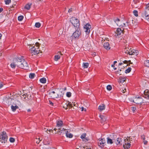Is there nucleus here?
<instances>
[{"label":"nucleus","mask_w":149,"mask_h":149,"mask_svg":"<svg viewBox=\"0 0 149 149\" xmlns=\"http://www.w3.org/2000/svg\"><path fill=\"white\" fill-rule=\"evenodd\" d=\"M3 86V85L1 84V82H0V88Z\"/></svg>","instance_id":"nucleus-55"},{"label":"nucleus","mask_w":149,"mask_h":149,"mask_svg":"<svg viewBox=\"0 0 149 149\" xmlns=\"http://www.w3.org/2000/svg\"><path fill=\"white\" fill-rule=\"evenodd\" d=\"M72 105H73L74 106H76V104H75V103H73V102H72Z\"/></svg>","instance_id":"nucleus-57"},{"label":"nucleus","mask_w":149,"mask_h":149,"mask_svg":"<svg viewBox=\"0 0 149 149\" xmlns=\"http://www.w3.org/2000/svg\"><path fill=\"white\" fill-rule=\"evenodd\" d=\"M63 122L61 121H58L57 122L56 127L57 128H59L61 126L63 125Z\"/></svg>","instance_id":"nucleus-21"},{"label":"nucleus","mask_w":149,"mask_h":149,"mask_svg":"<svg viewBox=\"0 0 149 149\" xmlns=\"http://www.w3.org/2000/svg\"><path fill=\"white\" fill-rule=\"evenodd\" d=\"M122 140L121 138H118L116 141V143L117 145L120 144L121 142L122 141Z\"/></svg>","instance_id":"nucleus-20"},{"label":"nucleus","mask_w":149,"mask_h":149,"mask_svg":"<svg viewBox=\"0 0 149 149\" xmlns=\"http://www.w3.org/2000/svg\"><path fill=\"white\" fill-rule=\"evenodd\" d=\"M3 8H0V13L3 10Z\"/></svg>","instance_id":"nucleus-53"},{"label":"nucleus","mask_w":149,"mask_h":149,"mask_svg":"<svg viewBox=\"0 0 149 149\" xmlns=\"http://www.w3.org/2000/svg\"><path fill=\"white\" fill-rule=\"evenodd\" d=\"M76 31L73 33L72 36L75 38L78 39L80 36L81 35V32L80 30V28H75Z\"/></svg>","instance_id":"nucleus-6"},{"label":"nucleus","mask_w":149,"mask_h":149,"mask_svg":"<svg viewBox=\"0 0 149 149\" xmlns=\"http://www.w3.org/2000/svg\"><path fill=\"white\" fill-rule=\"evenodd\" d=\"M131 70V68L130 67H129L128 68L126 69L125 71L126 73H128L130 72Z\"/></svg>","instance_id":"nucleus-36"},{"label":"nucleus","mask_w":149,"mask_h":149,"mask_svg":"<svg viewBox=\"0 0 149 149\" xmlns=\"http://www.w3.org/2000/svg\"><path fill=\"white\" fill-rule=\"evenodd\" d=\"M72 11V9L70 8V9H69V10H68V12L70 13V12Z\"/></svg>","instance_id":"nucleus-56"},{"label":"nucleus","mask_w":149,"mask_h":149,"mask_svg":"<svg viewBox=\"0 0 149 149\" xmlns=\"http://www.w3.org/2000/svg\"><path fill=\"white\" fill-rule=\"evenodd\" d=\"M86 133H84L81 135L80 137L82 139H83V141H88V139H87V138H86Z\"/></svg>","instance_id":"nucleus-18"},{"label":"nucleus","mask_w":149,"mask_h":149,"mask_svg":"<svg viewBox=\"0 0 149 149\" xmlns=\"http://www.w3.org/2000/svg\"><path fill=\"white\" fill-rule=\"evenodd\" d=\"M89 65V64L88 63H83V66L84 67V68H87Z\"/></svg>","instance_id":"nucleus-33"},{"label":"nucleus","mask_w":149,"mask_h":149,"mask_svg":"<svg viewBox=\"0 0 149 149\" xmlns=\"http://www.w3.org/2000/svg\"><path fill=\"white\" fill-rule=\"evenodd\" d=\"M105 108V105L104 104H102L100 105L98 107V109L100 111H101L104 110Z\"/></svg>","instance_id":"nucleus-17"},{"label":"nucleus","mask_w":149,"mask_h":149,"mask_svg":"<svg viewBox=\"0 0 149 149\" xmlns=\"http://www.w3.org/2000/svg\"><path fill=\"white\" fill-rule=\"evenodd\" d=\"M143 142H144V144L145 145H146L148 143V141H146L145 140H143Z\"/></svg>","instance_id":"nucleus-48"},{"label":"nucleus","mask_w":149,"mask_h":149,"mask_svg":"<svg viewBox=\"0 0 149 149\" xmlns=\"http://www.w3.org/2000/svg\"><path fill=\"white\" fill-rule=\"evenodd\" d=\"M119 79V81L118 82L120 83H123L126 80V79L125 78H123L122 77H120Z\"/></svg>","instance_id":"nucleus-23"},{"label":"nucleus","mask_w":149,"mask_h":149,"mask_svg":"<svg viewBox=\"0 0 149 149\" xmlns=\"http://www.w3.org/2000/svg\"><path fill=\"white\" fill-rule=\"evenodd\" d=\"M132 141V138L130 137H128L124 140V143L123 144L124 149H129L131 146V141Z\"/></svg>","instance_id":"nucleus-3"},{"label":"nucleus","mask_w":149,"mask_h":149,"mask_svg":"<svg viewBox=\"0 0 149 149\" xmlns=\"http://www.w3.org/2000/svg\"><path fill=\"white\" fill-rule=\"evenodd\" d=\"M60 58V56L59 55H56L54 56V60L57 61Z\"/></svg>","instance_id":"nucleus-30"},{"label":"nucleus","mask_w":149,"mask_h":149,"mask_svg":"<svg viewBox=\"0 0 149 149\" xmlns=\"http://www.w3.org/2000/svg\"><path fill=\"white\" fill-rule=\"evenodd\" d=\"M144 65L145 66L149 67V60H147L144 61Z\"/></svg>","instance_id":"nucleus-29"},{"label":"nucleus","mask_w":149,"mask_h":149,"mask_svg":"<svg viewBox=\"0 0 149 149\" xmlns=\"http://www.w3.org/2000/svg\"><path fill=\"white\" fill-rule=\"evenodd\" d=\"M84 108L83 107H82L81 108V110L82 111H83L84 110Z\"/></svg>","instance_id":"nucleus-61"},{"label":"nucleus","mask_w":149,"mask_h":149,"mask_svg":"<svg viewBox=\"0 0 149 149\" xmlns=\"http://www.w3.org/2000/svg\"><path fill=\"white\" fill-rule=\"evenodd\" d=\"M100 118H101V121L102 123H104L106 120V117L102 115H100Z\"/></svg>","instance_id":"nucleus-16"},{"label":"nucleus","mask_w":149,"mask_h":149,"mask_svg":"<svg viewBox=\"0 0 149 149\" xmlns=\"http://www.w3.org/2000/svg\"><path fill=\"white\" fill-rule=\"evenodd\" d=\"M36 45L33 46L32 48L30 49V51L31 52V53L34 55L38 54L39 53L42 52L39 49V45L40 44L38 42L36 43Z\"/></svg>","instance_id":"nucleus-2"},{"label":"nucleus","mask_w":149,"mask_h":149,"mask_svg":"<svg viewBox=\"0 0 149 149\" xmlns=\"http://www.w3.org/2000/svg\"><path fill=\"white\" fill-rule=\"evenodd\" d=\"M143 96L146 99H149V91H144V95Z\"/></svg>","instance_id":"nucleus-13"},{"label":"nucleus","mask_w":149,"mask_h":149,"mask_svg":"<svg viewBox=\"0 0 149 149\" xmlns=\"http://www.w3.org/2000/svg\"><path fill=\"white\" fill-rule=\"evenodd\" d=\"M113 141L111 139L109 138V137L107 138V143L108 144L110 143L112 144L113 143Z\"/></svg>","instance_id":"nucleus-27"},{"label":"nucleus","mask_w":149,"mask_h":149,"mask_svg":"<svg viewBox=\"0 0 149 149\" xmlns=\"http://www.w3.org/2000/svg\"><path fill=\"white\" fill-rule=\"evenodd\" d=\"M9 141L10 142L13 143L14 142V141H15V139L14 138H13L10 137V138Z\"/></svg>","instance_id":"nucleus-42"},{"label":"nucleus","mask_w":149,"mask_h":149,"mask_svg":"<svg viewBox=\"0 0 149 149\" xmlns=\"http://www.w3.org/2000/svg\"><path fill=\"white\" fill-rule=\"evenodd\" d=\"M49 104H51L52 106L54 105V103L51 101L49 100Z\"/></svg>","instance_id":"nucleus-50"},{"label":"nucleus","mask_w":149,"mask_h":149,"mask_svg":"<svg viewBox=\"0 0 149 149\" xmlns=\"http://www.w3.org/2000/svg\"><path fill=\"white\" fill-rule=\"evenodd\" d=\"M123 64V63H119V65H122Z\"/></svg>","instance_id":"nucleus-59"},{"label":"nucleus","mask_w":149,"mask_h":149,"mask_svg":"<svg viewBox=\"0 0 149 149\" xmlns=\"http://www.w3.org/2000/svg\"><path fill=\"white\" fill-rule=\"evenodd\" d=\"M66 107H68L72 108V104H71L70 102H68V104H66Z\"/></svg>","instance_id":"nucleus-35"},{"label":"nucleus","mask_w":149,"mask_h":149,"mask_svg":"<svg viewBox=\"0 0 149 149\" xmlns=\"http://www.w3.org/2000/svg\"><path fill=\"white\" fill-rule=\"evenodd\" d=\"M30 93V92L26 93L24 92V93L23 92V93L21 94L20 96L22 98L24 99L25 100H28L31 98V95L29 94Z\"/></svg>","instance_id":"nucleus-8"},{"label":"nucleus","mask_w":149,"mask_h":149,"mask_svg":"<svg viewBox=\"0 0 149 149\" xmlns=\"http://www.w3.org/2000/svg\"><path fill=\"white\" fill-rule=\"evenodd\" d=\"M107 89L109 91H110L112 89V87L110 85H108L107 86Z\"/></svg>","instance_id":"nucleus-40"},{"label":"nucleus","mask_w":149,"mask_h":149,"mask_svg":"<svg viewBox=\"0 0 149 149\" xmlns=\"http://www.w3.org/2000/svg\"><path fill=\"white\" fill-rule=\"evenodd\" d=\"M14 61L16 63V66L22 69L27 70L28 68L27 63L22 58H18L14 59Z\"/></svg>","instance_id":"nucleus-1"},{"label":"nucleus","mask_w":149,"mask_h":149,"mask_svg":"<svg viewBox=\"0 0 149 149\" xmlns=\"http://www.w3.org/2000/svg\"><path fill=\"white\" fill-rule=\"evenodd\" d=\"M58 128V131L56 132V133L57 134H59V135H60L61 133L63 132V130L64 131V130H66L65 129H64V128H63L62 129V130H61V129L60 128Z\"/></svg>","instance_id":"nucleus-22"},{"label":"nucleus","mask_w":149,"mask_h":149,"mask_svg":"<svg viewBox=\"0 0 149 149\" xmlns=\"http://www.w3.org/2000/svg\"><path fill=\"white\" fill-rule=\"evenodd\" d=\"M4 1L6 5H8L11 2V0H4Z\"/></svg>","instance_id":"nucleus-38"},{"label":"nucleus","mask_w":149,"mask_h":149,"mask_svg":"<svg viewBox=\"0 0 149 149\" xmlns=\"http://www.w3.org/2000/svg\"><path fill=\"white\" fill-rule=\"evenodd\" d=\"M133 1L134 3L136 4L139 1V0H134Z\"/></svg>","instance_id":"nucleus-46"},{"label":"nucleus","mask_w":149,"mask_h":149,"mask_svg":"<svg viewBox=\"0 0 149 149\" xmlns=\"http://www.w3.org/2000/svg\"><path fill=\"white\" fill-rule=\"evenodd\" d=\"M47 141L46 139L44 141V143L45 145H47L49 144L50 142L49 141L48 139H47Z\"/></svg>","instance_id":"nucleus-32"},{"label":"nucleus","mask_w":149,"mask_h":149,"mask_svg":"<svg viewBox=\"0 0 149 149\" xmlns=\"http://www.w3.org/2000/svg\"><path fill=\"white\" fill-rule=\"evenodd\" d=\"M59 53L61 55H63V54H62L61 53V52H59Z\"/></svg>","instance_id":"nucleus-64"},{"label":"nucleus","mask_w":149,"mask_h":149,"mask_svg":"<svg viewBox=\"0 0 149 149\" xmlns=\"http://www.w3.org/2000/svg\"><path fill=\"white\" fill-rule=\"evenodd\" d=\"M98 145L101 148H103L104 146V145L106 143V141L105 139L103 138L101 139H98L97 140Z\"/></svg>","instance_id":"nucleus-9"},{"label":"nucleus","mask_w":149,"mask_h":149,"mask_svg":"<svg viewBox=\"0 0 149 149\" xmlns=\"http://www.w3.org/2000/svg\"><path fill=\"white\" fill-rule=\"evenodd\" d=\"M14 105H11V108L12 111L15 112L16 111V109L19 108V107L16 104H14Z\"/></svg>","instance_id":"nucleus-14"},{"label":"nucleus","mask_w":149,"mask_h":149,"mask_svg":"<svg viewBox=\"0 0 149 149\" xmlns=\"http://www.w3.org/2000/svg\"><path fill=\"white\" fill-rule=\"evenodd\" d=\"M134 15L136 16H137L138 15V11L136 10H134L133 12Z\"/></svg>","instance_id":"nucleus-41"},{"label":"nucleus","mask_w":149,"mask_h":149,"mask_svg":"<svg viewBox=\"0 0 149 149\" xmlns=\"http://www.w3.org/2000/svg\"><path fill=\"white\" fill-rule=\"evenodd\" d=\"M44 130L45 131V132H47V131H48V129H46L45 128H44Z\"/></svg>","instance_id":"nucleus-58"},{"label":"nucleus","mask_w":149,"mask_h":149,"mask_svg":"<svg viewBox=\"0 0 149 149\" xmlns=\"http://www.w3.org/2000/svg\"><path fill=\"white\" fill-rule=\"evenodd\" d=\"M23 18H24V17L23 16H22V15L18 17V19L19 21H21L23 20Z\"/></svg>","instance_id":"nucleus-39"},{"label":"nucleus","mask_w":149,"mask_h":149,"mask_svg":"<svg viewBox=\"0 0 149 149\" xmlns=\"http://www.w3.org/2000/svg\"><path fill=\"white\" fill-rule=\"evenodd\" d=\"M103 46L104 48L107 50H109L111 48L108 42H104L103 44Z\"/></svg>","instance_id":"nucleus-12"},{"label":"nucleus","mask_w":149,"mask_h":149,"mask_svg":"<svg viewBox=\"0 0 149 149\" xmlns=\"http://www.w3.org/2000/svg\"><path fill=\"white\" fill-rule=\"evenodd\" d=\"M126 23L127 24H129L130 23V21H129V19H128V20H127L126 21ZM127 25L128 26L129 25L128 24H127Z\"/></svg>","instance_id":"nucleus-49"},{"label":"nucleus","mask_w":149,"mask_h":149,"mask_svg":"<svg viewBox=\"0 0 149 149\" xmlns=\"http://www.w3.org/2000/svg\"><path fill=\"white\" fill-rule=\"evenodd\" d=\"M71 93L70 92H68L66 93V96L68 97H70L71 96Z\"/></svg>","instance_id":"nucleus-43"},{"label":"nucleus","mask_w":149,"mask_h":149,"mask_svg":"<svg viewBox=\"0 0 149 149\" xmlns=\"http://www.w3.org/2000/svg\"><path fill=\"white\" fill-rule=\"evenodd\" d=\"M146 19L148 21H149V9L145 7V11L144 13Z\"/></svg>","instance_id":"nucleus-11"},{"label":"nucleus","mask_w":149,"mask_h":149,"mask_svg":"<svg viewBox=\"0 0 149 149\" xmlns=\"http://www.w3.org/2000/svg\"><path fill=\"white\" fill-rule=\"evenodd\" d=\"M122 32V31L121 29L120 28H118L117 29L116 33L117 34V35H120Z\"/></svg>","instance_id":"nucleus-19"},{"label":"nucleus","mask_w":149,"mask_h":149,"mask_svg":"<svg viewBox=\"0 0 149 149\" xmlns=\"http://www.w3.org/2000/svg\"><path fill=\"white\" fill-rule=\"evenodd\" d=\"M70 21L75 28H80L79 21L77 19L74 17H72Z\"/></svg>","instance_id":"nucleus-4"},{"label":"nucleus","mask_w":149,"mask_h":149,"mask_svg":"<svg viewBox=\"0 0 149 149\" xmlns=\"http://www.w3.org/2000/svg\"><path fill=\"white\" fill-rule=\"evenodd\" d=\"M134 51H132V50L130 51V50L129 51L128 50L126 51L125 52L126 53L131 55H134L135 54V55H136L137 54L134 52L135 50H134Z\"/></svg>","instance_id":"nucleus-15"},{"label":"nucleus","mask_w":149,"mask_h":149,"mask_svg":"<svg viewBox=\"0 0 149 149\" xmlns=\"http://www.w3.org/2000/svg\"><path fill=\"white\" fill-rule=\"evenodd\" d=\"M113 20L114 21L116 24H117V23H118V22L120 21V20L119 18L116 17L114 18L113 19Z\"/></svg>","instance_id":"nucleus-31"},{"label":"nucleus","mask_w":149,"mask_h":149,"mask_svg":"<svg viewBox=\"0 0 149 149\" xmlns=\"http://www.w3.org/2000/svg\"><path fill=\"white\" fill-rule=\"evenodd\" d=\"M126 26V25L125 23H123V24L121 25L120 26L123 28H124V27H125Z\"/></svg>","instance_id":"nucleus-44"},{"label":"nucleus","mask_w":149,"mask_h":149,"mask_svg":"<svg viewBox=\"0 0 149 149\" xmlns=\"http://www.w3.org/2000/svg\"><path fill=\"white\" fill-rule=\"evenodd\" d=\"M13 62L10 65L11 67L13 68H15L16 66V63H15V61H14L13 60Z\"/></svg>","instance_id":"nucleus-26"},{"label":"nucleus","mask_w":149,"mask_h":149,"mask_svg":"<svg viewBox=\"0 0 149 149\" xmlns=\"http://www.w3.org/2000/svg\"><path fill=\"white\" fill-rule=\"evenodd\" d=\"M141 138L142 139H143V140H144L145 139V136L144 135H142L141 136Z\"/></svg>","instance_id":"nucleus-47"},{"label":"nucleus","mask_w":149,"mask_h":149,"mask_svg":"<svg viewBox=\"0 0 149 149\" xmlns=\"http://www.w3.org/2000/svg\"><path fill=\"white\" fill-rule=\"evenodd\" d=\"M132 111L134 113L136 111V108L135 107H133Z\"/></svg>","instance_id":"nucleus-45"},{"label":"nucleus","mask_w":149,"mask_h":149,"mask_svg":"<svg viewBox=\"0 0 149 149\" xmlns=\"http://www.w3.org/2000/svg\"><path fill=\"white\" fill-rule=\"evenodd\" d=\"M123 63H128V61H127L125 60L124 61H123Z\"/></svg>","instance_id":"nucleus-51"},{"label":"nucleus","mask_w":149,"mask_h":149,"mask_svg":"<svg viewBox=\"0 0 149 149\" xmlns=\"http://www.w3.org/2000/svg\"><path fill=\"white\" fill-rule=\"evenodd\" d=\"M146 7L149 9V3L146 5Z\"/></svg>","instance_id":"nucleus-54"},{"label":"nucleus","mask_w":149,"mask_h":149,"mask_svg":"<svg viewBox=\"0 0 149 149\" xmlns=\"http://www.w3.org/2000/svg\"><path fill=\"white\" fill-rule=\"evenodd\" d=\"M52 93L53 94H54L55 93V92L54 91H52V92H51V93Z\"/></svg>","instance_id":"nucleus-63"},{"label":"nucleus","mask_w":149,"mask_h":149,"mask_svg":"<svg viewBox=\"0 0 149 149\" xmlns=\"http://www.w3.org/2000/svg\"><path fill=\"white\" fill-rule=\"evenodd\" d=\"M7 137L6 132H3L2 134L0 135V141L2 143H5L7 141Z\"/></svg>","instance_id":"nucleus-7"},{"label":"nucleus","mask_w":149,"mask_h":149,"mask_svg":"<svg viewBox=\"0 0 149 149\" xmlns=\"http://www.w3.org/2000/svg\"><path fill=\"white\" fill-rule=\"evenodd\" d=\"M41 26V24L39 22L36 23L35 24L36 27L37 28H39Z\"/></svg>","instance_id":"nucleus-37"},{"label":"nucleus","mask_w":149,"mask_h":149,"mask_svg":"<svg viewBox=\"0 0 149 149\" xmlns=\"http://www.w3.org/2000/svg\"><path fill=\"white\" fill-rule=\"evenodd\" d=\"M122 91V93H125V91H124V90H123V91Z\"/></svg>","instance_id":"nucleus-60"},{"label":"nucleus","mask_w":149,"mask_h":149,"mask_svg":"<svg viewBox=\"0 0 149 149\" xmlns=\"http://www.w3.org/2000/svg\"><path fill=\"white\" fill-rule=\"evenodd\" d=\"M40 81L41 83L44 84L46 82V80L45 78L43 77L40 79Z\"/></svg>","instance_id":"nucleus-25"},{"label":"nucleus","mask_w":149,"mask_h":149,"mask_svg":"<svg viewBox=\"0 0 149 149\" xmlns=\"http://www.w3.org/2000/svg\"><path fill=\"white\" fill-rule=\"evenodd\" d=\"M84 31L86 33L88 34L90 32V29L91 28V26L88 23L85 25L84 27Z\"/></svg>","instance_id":"nucleus-10"},{"label":"nucleus","mask_w":149,"mask_h":149,"mask_svg":"<svg viewBox=\"0 0 149 149\" xmlns=\"http://www.w3.org/2000/svg\"><path fill=\"white\" fill-rule=\"evenodd\" d=\"M31 4H30L29 3H28L26 4L24 7V8L27 10H29L31 8Z\"/></svg>","instance_id":"nucleus-24"},{"label":"nucleus","mask_w":149,"mask_h":149,"mask_svg":"<svg viewBox=\"0 0 149 149\" xmlns=\"http://www.w3.org/2000/svg\"><path fill=\"white\" fill-rule=\"evenodd\" d=\"M2 37V35L0 33V39H1V37Z\"/></svg>","instance_id":"nucleus-62"},{"label":"nucleus","mask_w":149,"mask_h":149,"mask_svg":"<svg viewBox=\"0 0 149 149\" xmlns=\"http://www.w3.org/2000/svg\"><path fill=\"white\" fill-rule=\"evenodd\" d=\"M133 102L136 104H140L141 105L142 104L144 103V105L147 104V102H144V100L141 97H136L133 100Z\"/></svg>","instance_id":"nucleus-5"},{"label":"nucleus","mask_w":149,"mask_h":149,"mask_svg":"<svg viewBox=\"0 0 149 149\" xmlns=\"http://www.w3.org/2000/svg\"><path fill=\"white\" fill-rule=\"evenodd\" d=\"M35 74L33 73H31L29 75V77L31 79L33 78L35 76Z\"/></svg>","instance_id":"nucleus-34"},{"label":"nucleus","mask_w":149,"mask_h":149,"mask_svg":"<svg viewBox=\"0 0 149 149\" xmlns=\"http://www.w3.org/2000/svg\"><path fill=\"white\" fill-rule=\"evenodd\" d=\"M66 135L67 137L69 138H71L73 136V135L72 134L68 133V132L66 133Z\"/></svg>","instance_id":"nucleus-28"},{"label":"nucleus","mask_w":149,"mask_h":149,"mask_svg":"<svg viewBox=\"0 0 149 149\" xmlns=\"http://www.w3.org/2000/svg\"><path fill=\"white\" fill-rule=\"evenodd\" d=\"M128 61V63H129V64L128 65V64H127V65H130V64H132V63H131V61L130 60V61Z\"/></svg>","instance_id":"nucleus-52"}]
</instances>
